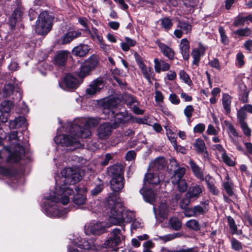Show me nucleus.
Segmentation results:
<instances>
[{
  "instance_id": "obj_23",
  "label": "nucleus",
  "mask_w": 252,
  "mask_h": 252,
  "mask_svg": "<svg viewBox=\"0 0 252 252\" xmlns=\"http://www.w3.org/2000/svg\"><path fill=\"white\" fill-rule=\"evenodd\" d=\"M90 48L87 44H81L75 47L72 51V54L78 57H84L89 52Z\"/></svg>"
},
{
  "instance_id": "obj_52",
  "label": "nucleus",
  "mask_w": 252,
  "mask_h": 252,
  "mask_svg": "<svg viewBox=\"0 0 252 252\" xmlns=\"http://www.w3.org/2000/svg\"><path fill=\"white\" fill-rule=\"evenodd\" d=\"M251 30L247 28L241 29L234 32V33L239 36H248L251 34Z\"/></svg>"
},
{
  "instance_id": "obj_9",
  "label": "nucleus",
  "mask_w": 252,
  "mask_h": 252,
  "mask_svg": "<svg viewBox=\"0 0 252 252\" xmlns=\"http://www.w3.org/2000/svg\"><path fill=\"white\" fill-rule=\"evenodd\" d=\"M113 127L109 123H104L99 126L97 129L96 134L99 139L105 140L112 134Z\"/></svg>"
},
{
  "instance_id": "obj_49",
  "label": "nucleus",
  "mask_w": 252,
  "mask_h": 252,
  "mask_svg": "<svg viewBox=\"0 0 252 252\" xmlns=\"http://www.w3.org/2000/svg\"><path fill=\"white\" fill-rule=\"evenodd\" d=\"M231 248L235 251H239L242 250V244L234 238H232L231 240Z\"/></svg>"
},
{
  "instance_id": "obj_48",
  "label": "nucleus",
  "mask_w": 252,
  "mask_h": 252,
  "mask_svg": "<svg viewBox=\"0 0 252 252\" xmlns=\"http://www.w3.org/2000/svg\"><path fill=\"white\" fill-rule=\"evenodd\" d=\"M14 86L11 84L5 85L3 89V95L5 97L10 96L13 93Z\"/></svg>"
},
{
  "instance_id": "obj_44",
  "label": "nucleus",
  "mask_w": 252,
  "mask_h": 252,
  "mask_svg": "<svg viewBox=\"0 0 252 252\" xmlns=\"http://www.w3.org/2000/svg\"><path fill=\"white\" fill-rule=\"evenodd\" d=\"M13 107L12 103L9 100H4L1 102L0 108V112H10L11 108Z\"/></svg>"
},
{
  "instance_id": "obj_37",
  "label": "nucleus",
  "mask_w": 252,
  "mask_h": 252,
  "mask_svg": "<svg viewBox=\"0 0 252 252\" xmlns=\"http://www.w3.org/2000/svg\"><path fill=\"white\" fill-rule=\"evenodd\" d=\"M159 47L164 56L170 60H173L174 59L175 53L171 48L167 45L161 43L159 45Z\"/></svg>"
},
{
  "instance_id": "obj_5",
  "label": "nucleus",
  "mask_w": 252,
  "mask_h": 252,
  "mask_svg": "<svg viewBox=\"0 0 252 252\" xmlns=\"http://www.w3.org/2000/svg\"><path fill=\"white\" fill-rule=\"evenodd\" d=\"M53 18L47 11L41 12L36 20L34 31L40 35L47 34L52 29Z\"/></svg>"
},
{
  "instance_id": "obj_10",
  "label": "nucleus",
  "mask_w": 252,
  "mask_h": 252,
  "mask_svg": "<svg viewBox=\"0 0 252 252\" xmlns=\"http://www.w3.org/2000/svg\"><path fill=\"white\" fill-rule=\"evenodd\" d=\"M134 56L142 75L147 80L150 81L153 73L152 68L147 67L143 63L142 58L137 53H134Z\"/></svg>"
},
{
  "instance_id": "obj_30",
  "label": "nucleus",
  "mask_w": 252,
  "mask_h": 252,
  "mask_svg": "<svg viewBox=\"0 0 252 252\" xmlns=\"http://www.w3.org/2000/svg\"><path fill=\"white\" fill-rule=\"evenodd\" d=\"M158 211L161 218H165L167 217L170 211V208L166 202L163 201H161L158 206Z\"/></svg>"
},
{
  "instance_id": "obj_34",
  "label": "nucleus",
  "mask_w": 252,
  "mask_h": 252,
  "mask_svg": "<svg viewBox=\"0 0 252 252\" xmlns=\"http://www.w3.org/2000/svg\"><path fill=\"white\" fill-rule=\"evenodd\" d=\"M222 187L228 195H232L233 193V184L230 179L228 175H226L225 180L222 183Z\"/></svg>"
},
{
  "instance_id": "obj_7",
  "label": "nucleus",
  "mask_w": 252,
  "mask_h": 252,
  "mask_svg": "<svg viewBox=\"0 0 252 252\" xmlns=\"http://www.w3.org/2000/svg\"><path fill=\"white\" fill-rule=\"evenodd\" d=\"M125 236L122 234L120 229L115 228L111 233L110 237L105 242L104 245L106 248H112L114 251L118 249L122 240H125Z\"/></svg>"
},
{
  "instance_id": "obj_58",
  "label": "nucleus",
  "mask_w": 252,
  "mask_h": 252,
  "mask_svg": "<svg viewBox=\"0 0 252 252\" xmlns=\"http://www.w3.org/2000/svg\"><path fill=\"white\" fill-rule=\"evenodd\" d=\"M212 148L213 150L216 151L217 154H220L221 156L226 152L222 146L219 144L213 145Z\"/></svg>"
},
{
  "instance_id": "obj_28",
  "label": "nucleus",
  "mask_w": 252,
  "mask_h": 252,
  "mask_svg": "<svg viewBox=\"0 0 252 252\" xmlns=\"http://www.w3.org/2000/svg\"><path fill=\"white\" fill-rule=\"evenodd\" d=\"M204 180L206 181L209 191L214 195H218L219 193V190L215 186L214 179L210 176L207 175L205 177Z\"/></svg>"
},
{
  "instance_id": "obj_42",
  "label": "nucleus",
  "mask_w": 252,
  "mask_h": 252,
  "mask_svg": "<svg viewBox=\"0 0 252 252\" xmlns=\"http://www.w3.org/2000/svg\"><path fill=\"white\" fill-rule=\"evenodd\" d=\"M186 226L189 229L198 231L200 229V225L198 221L195 219H191L187 221Z\"/></svg>"
},
{
  "instance_id": "obj_16",
  "label": "nucleus",
  "mask_w": 252,
  "mask_h": 252,
  "mask_svg": "<svg viewBox=\"0 0 252 252\" xmlns=\"http://www.w3.org/2000/svg\"><path fill=\"white\" fill-rule=\"evenodd\" d=\"M110 184L111 189L113 191L115 192H119L122 190L124 186V177H112L110 182Z\"/></svg>"
},
{
  "instance_id": "obj_55",
  "label": "nucleus",
  "mask_w": 252,
  "mask_h": 252,
  "mask_svg": "<svg viewBox=\"0 0 252 252\" xmlns=\"http://www.w3.org/2000/svg\"><path fill=\"white\" fill-rule=\"evenodd\" d=\"M184 4L186 7L190 8L189 11L192 10V8L196 6L199 2L198 0H182Z\"/></svg>"
},
{
  "instance_id": "obj_18",
  "label": "nucleus",
  "mask_w": 252,
  "mask_h": 252,
  "mask_svg": "<svg viewBox=\"0 0 252 252\" xmlns=\"http://www.w3.org/2000/svg\"><path fill=\"white\" fill-rule=\"evenodd\" d=\"M108 172L112 178L124 177V168L123 165L120 164L110 166L108 169Z\"/></svg>"
},
{
  "instance_id": "obj_3",
  "label": "nucleus",
  "mask_w": 252,
  "mask_h": 252,
  "mask_svg": "<svg viewBox=\"0 0 252 252\" xmlns=\"http://www.w3.org/2000/svg\"><path fill=\"white\" fill-rule=\"evenodd\" d=\"M110 214L109 221L115 225H120L124 222H130L135 217L133 212L127 210L124 211L122 204L119 201L114 202L110 210Z\"/></svg>"
},
{
  "instance_id": "obj_12",
  "label": "nucleus",
  "mask_w": 252,
  "mask_h": 252,
  "mask_svg": "<svg viewBox=\"0 0 252 252\" xmlns=\"http://www.w3.org/2000/svg\"><path fill=\"white\" fill-rule=\"evenodd\" d=\"M103 87L104 82L103 79L101 78H98L93 81L89 87L86 89V94L90 95H94L100 92Z\"/></svg>"
},
{
  "instance_id": "obj_1",
  "label": "nucleus",
  "mask_w": 252,
  "mask_h": 252,
  "mask_svg": "<svg viewBox=\"0 0 252 252\" xmlns=\"http://www.w3.org/2000/svg\"><path fill=\"white\" fill-rule=\"evenodd\" d=\"M70 134L59 135L54 140L57 144L60 143L63 146H75L78 148L79 144V138H86L91 135L92 132L88 128L81 127L77 124H72L70 129Z\"/></svg>"
},
{
  "instance_id": "obj_19",
  "label": "nucleus",
  "mask_w": 252,
  "mask_h": 252,
  "mask_svg": "<svg viewBox=\"0 0 252 252\" xmlns=\"http://www.w3.org/2000/svg\"><path fill=\"white\" fill-rule=\"evenodd\" d=\"M180 50L182 55L185 60H188L189 58V42L187 38H183L181 40Z\"/></svg>"
},
{
  "instance_id": "obj_25",
  "label": "nucleus",
  "mask_w": 252,
  "mask_h": 252,
  "mask_svg": "<svg viewBox=\"0 0 252 252\" xmlns=\"http://www.w3.org/2000/svg\"><path fill=\"white\" fill-rule=\"evenodd\" d=\"M23 13V9L22 7H18L15 9L9 19V24L11 27H14L16 22L21 19Z\"/></svg>"
},
{
  "instance_id": "obj_61",
  "label": "nucleus",
  "mask_w": 252,
  "mask_h": 252,
  "mask_svg": "<svg viewBox=\"0 0 252 252\" xmlns=\"http://www.w3.org/2000/svg\"><path fill=\"white\" fill-rule=\"evenodd\" d=\"M237 65L239 67L242 66L244 63V55L242 53H238L236 56Z\"/></svg>"
},
{
  "instance_id": "obj_50",
  "label": "nucleus",
  "mask_w": 252,
  "mask_h": 252,
  "mask_svg": "<svg viewBox=\"0 0 252 252\" xmlns=\"http://www.w3.org/2000/svg\"><path fill=\"white\" fill-rule=\"evenodd\" d=\"M161 25L165 30H169L171 28L173 23L170 19L165 17L161 20Z\"/></svg>"
},
{
  "instance_id": "obj_20",
  "label": "nucleus",
  "mask_w": 252,
  "mask_h": 252,
  "mask_svg": "<svg viewBox=\"0 0 252 252\" xmlns=\"http://www.w3.org/2000/svg\"><path fill=\"white\" fill-rule=\"evenodd\" d=\"M69 52L67 51L58 52L54 57V63L59 66L65 65Z\"/></svg>"
},
{
  "instance_id": "obj_15",
  "label": "nucleus",
  "mask_w": 252,
  "mask_h": 252,
  "mask_svg": "<svg viewBox=\"0 0 252 252\" xmlns=\"http://www.w3.org/2000/svg\"><path fill=\"white\" fill-rule=\"evenodd\" d=\"M117 105V100L115 99H109L103 101L102 107L103 109V113L108 115H114L113 109Z\"/></svg>"
},
{
  "instance_id": "obj_2",
  "label": "nucleus",
  "mask_w": 252,
  "mask_h": 252,
  "mask_svg": "<svg viewBox=\"0 0 252 252\" xmlns=\"http://www.w3.org/2000/svg\"><path fill=\"white\" fill-rule=\"evenodd\" d=\"M61 175L63 185H60L56 180L57 188L62 194H66L68 196L73 193V191L68 186L79 182L82 178L81 174L77 168H65L61 171Z\"/></svg>"
},
{
  "instance_id": "obj_40",
  "label": "nucleus",
  "mask_w": 252,
  "mask_h": 252,
  "mask_svg": "<svg viewBox=\"0 0 252 252\" xmlns=\"http://www.w3.org/2000/svg\"><path fill=\"white\" fill-rule=\"evenodd\" d=\"M84 63L92 70L97 65L98 60L96 56L93 55Z\"/></svg>"
},
{
  "instance_id": "obj_59",
  "label": "nucleus",
  "mask_w": 252,
  "mask_h": 252,
  "mask_svg": "<svg viewBox=\"0 0 252 252\" xmlns=\"http://www.w3.org/2000/svg\"><path fill=\"white\" fill-rule=\"evenodd\" d=\"M194 111L193 107L192 105H189L186 107L184 110V113L188 119H190L192 117V113Z\"/></svg>"
},
{
  "instance_id": "obj_17",
  "label": "nucleus",
  "mask_w": 252,
  "mask_h": 252,
  "mask_svg": "<svg viewBox=\"0 0 252 252\" xmlns=\"http://www.w3.org/2000/svg\"><path fill=\"white\" fill-rule=\"evenodd\" d=\"M81 32L78 31H69L63 34L60 39L59 42L65 45L70 43L74 39L81 36Z\"/></svg>"
},
{
  "instance_id": "obj_8",
  "label": "nucleus",
  "mask_w": 252,
  "mask_h": 252,
  "mask_svg": "<svg viewBox=\"0 0 252 252\" xmlns=\"http://www.w3.org/2000/svg\"><path fill=\"white\" fill-rule=\"evenodd\" d=\"M105 223L104 222L91 223L85 226L84 230L86 235L91 234L99 235L104 231Z\"/></svg>"
},
{
  "instance_id": "obj_11",
  "label": "nucleus",
  "mask_w": 252,
  "mask_h": 252,
  "mask_svg": "<svg viewBox=\"0 0 252 252\" xmlns=\"http://www.w3.org/2000/svg\"><path fill=\"white\" fill-rule=\"evenodd\" d=\"M206 50V48L201 43H199L197 48L192 50L191 55L193 58L192 65L198 66L201 57L204 55Z\"/></svg>"
},
{
  "instance_id": "obj_43",
  "label": "nucleus",
  "mask_w": 252,
  "mask_h": 252,
  "mask_svg": "<svg viewBox=\"0 0 252 252\" xmlns=\"http://www.w3.org/2000/svg\"><path fill=\"white\" fill-rule=\"evenodd\" d=\"M196 151L198 153L204 152L206 149V147L204 142L201 139H197L195 140V143L193 144Z\"/></svg>"
},
{
  "instance_id": "obj_21",
  "label": "nucleus",
  "mask_w": 252,
  "mask_h": 252,
  "mask_svg": "<svg viewBox=\"0 0 252 252\" xmlns=\"http://www.w3.org/2000/svg\"><path fill=\"white\" fill-rule=\"evenodd\" d=\"M189 164L195 177L201 181H204L205 178L201 168L192 159L189 160Z\"/></svg>"
},
{
  "instance_id": "obj_36",
  "label": "nucleus",
  "mask_w": 252,
  "mask_h": 252,
  "mask_svg": "<svg viewBox=\"0 0 252 252\" xmlns=\"http://www.w3.org/2000/svg\"><path fill=\"white\" fill-rule=\"evenodd\" d=\"M186 173V168L184 167H179L174 172V175L172 177V183H177L181 180H183V177Z\"/></svg>"
},
{
  "instance_id": "obj_26",
  "label": "nucleus",
  "mask_w": 252,
  "mask_h": 252,
  "mask_svg": "<svg viewBox=\"0 0 252 252\" xmlns=\"http://www.w3.org/2000/svg\"><path fill=\"white\" fill-rule=\"evenodd\" d=\"M64 82L66 87L69 89H76L79 85L77 79L70 74L65 75Z\"/></svg>"
},
{
  "instance_id": "obj_13",
  "label": "nucleus",
  "mask_w": 252,
  "mask_h": 252,
  "mask_svg": "<svg viewBox=\"0 0 252 252\" xmlns=\"http://www.w3.org/2000/svg\"><path fill=\"white\" fill-rule=\"evenodd\" d=\"M191 30V26L187 22L179 21L177 29L174 31V33L176 37L181 38L184 33L187 34Z\"/></svg>"
},
{
  "instance_id": "obj_41",
  "label": "nucleus",
  "mask_w": 252,
  "mask_h": 252,
  "mask_svg": "<svg viewBox=\"0 0 252 252\" xmlns=\"http://www.w3.org/2000/svg\"><path fill=\"white\" fill-rule=\"evenodd\" d=\"M229 228L232 234L241 235L242 234L241 230H238L237 227L235 223L234 219L231 217H227Z\"/></svg>"
},
{
  "instance_id": "obj_46",
  "label": "nucleus",
  "mask_w": 252,
  "mask_h": 252,
  "mask_svg": "<svg viewBox=\"0 0 252 252\" xmlns=\"http://www.w3.org/2000/svg\"><path fill=\"white\" fill-rule=\"evenodd\" d=\"M73 202L79 206L83 205L86 200V196L82 194H76L73 198Z\"/></svg>"
},
{
  "instance_id": "obj_63",
  "label": "nucleus",
  "mask_w": 252,
  "mask_h": 252,
  "mask_svg": "<svg viewBox=\"0 0 252 252\" xmlns=\"http://www.w3.org/2000/svg\"><path fill=\"white\" fill-rule=\"evenodd\" d=\"M164 99V96L162 93L159 91L156 90L155 91V101L156 102L161 103L162 102Z\"/></svg>"
},
{
  "instance_id": "obj_64",
  "label": "nucleus",
  "mask_w": 252,
  "mask_h": 252,
  "mask_svg": "<svg viewBox=\"0 0 252 252\" xmlns=\"http://www.w3.org/2000/svg\"><path fill=\"white\" fill-rule=\"evenodd\" d=\"M205 128V126L204 124L200 123L196 125L193 128V131L195 133H202L203 132Z\"/></svg>"
},
{
  "instance_id": "obj_57",
  "label": "nucleus",
  "mask_w": 252,
  "mask_h": 252,
  "mask_svg": "<svg viewBox=\"0 0 252 252\" xmlns=\"http://www.w3.org/2000/svg\"><path fill=\"white\" fill-rule=\"evenodd\" d=\"M167 127L168 126H165V128L166 129V134L167 135L168 138L169 140L170 141L171 144L173 145L174 147L177 146V142H176V139L173 135V134L171 130H167Z\"/></svg>"
},
{
  "instance_id": "obj_38",
  "label": "nucleus",
  "mask_w": 252,
  "mask_h": 252,
  "mask_svg": "<svg viewBox=\"0 0 252 252\" xmlns=\"http://www.w3.org/2000/svg\"><path fill=\"white\" fill-rule=\"evenodd\" d=\"M222 103L224 109L227 114L230 112V105L231 103V97L227 94H223Z\"/></svg>"
},
{
  "instance_id": "obj_27",
  "label": "nucleus",
  "mask_w": 252,
  "mask_h": 252,
  "mask_svg": "<svg viewBox=\"0 0 252 252\" xmlns=\"http://www.w3.org/2000/svg\"><path fill=\"white\" fill-rule=\"evenodd\" d=\"M85 32L94 41H97L98 42L101 41L103 37L98 30L94 27H92L91 30L86 28Z\"/></svg>"
},
{
  "instance_id": "obj_14",
  "label": "nucleus",
  "mask_w": 252,
  "mask_h": 252,
  "mask_svg": "<svg viewBox=\"0 0 252 252\" xmlns=\"http://www.w3.org/2000/svg\"><path fill=\"white\" fill-rule=\"evenodd\" d=\"M160 182V178L158 172L149 168L148 172L145 174L144 177V184L147 183L151 185H158Z\"/></svg>"
},
{
  "instance_id": "obj_35",
  "label": "nucleus",
  "mask_w": 252,
  "mask_h": 252,
  "mask_svg": "<svg viewBox=\"0 0 252 252\" xmlns=\"http://www.w3.org/2000/svg\"><path fill=\"white\" fill-rule=\"evenodd\" d=\"M193 208L196 217L199 215H204L208 210V201H207L204 203H201L200 204L196 205Z\"/></svg>"
},
{
  "instance_id": "obj_45",
  "label": "nucleus",
  "mask_w": 252,
  "mask_h": 252,
  "mask_svg": "<svg viewBox=\"0 0 252 252\" xmlns=\"http://www.w3.org/2000/svg\"><path fill=\"white\" fill-rule=\"evenodd\" d=\"M91 71L89 67H87V65L84 63L81 66L80 71L78 74V77L81 78H83L89 75Z\"/></svg>"
},
{
  "instance_id": "obj_60",
  "label": "nucleus",
  "mask_w": 252,
  "mask_h": 252,
  "mask_svg": "<svg viewBox=\"0 0 252 252\" xmlns=\"http://www.w3.org/2000/svg\"><path fill=\"white\" fill-rule=\"evenodd\" d=\"M221 158L223 161L224 162L225 164L229 166H233L234 165V162L233 160L226 154V152L222 155L221 156Z\"/></svg>"
},
{
  "instance_id": "obj_51",
  "label": "nucleus",
  "mask_w": 252,
  "mask_h": 252,
  "mask_svg": "<svg viewBox=\"0 0 252 252\" xmlns=\"http://www.w3.org/2000/svg\"><path fill=\"white\" fill-rule=\"evenodd\" d=\"M99 123V119L90 118L85 120V126L86 127H93L96 126Z\"/></svg>"
},
{
  "instance_id": "obj_24",
  "label": "nucleus",
  "mask_w": 252,
  "mask_h": 252,
  "mask_svg": "<svg viewBox=\"0 0 252 252\" xmlns=\"http://www.w3.org/2000/svg\"><path fill=\"white\" fill-rule=\"evenodd\" d=\"M155 64V69L156 72L160 73L161 71H167L170 68V65L169 63H166L165 61L156 58L154 61Z\"/></svg>"
},
{
  "instance_id": "obj_32",
  "label": "nucleus",
  "mask_w": 252,
  "mask_h": 252,
  "mask_svg": "<svg viewBox=\"0 0 252 252\" xmlns=\"http://www.w3.org/2000/svg\"><path fill=\"white\" fill-rule=\"evenodd\" d=\"M131 117L126 111L121 112L115 116V121L117 124H125L128 122Z\"/></svg>"
},
{
  "instance_id": "obj_29",
  "label": "nucleus",
  "mask_w": 252,
  "mask_h": 252,
  "mask_svg": "<svg viewBox=\"0 0 252 252\" xmlns=\"http://www.w3.org/2000/svg\"><path fill=\"white\" fill-rule=\"evenodd\" d=\"M72 243L74 245L77 246L80 248L84 249L85 250L91 249L94 247L92 242H89L86 240H84L83 243H82V239L80 238L74 239L73 240Z\"/></svg>"
},
{
  "instance_id": "obj_56",
  "label": "nucleus",
  "mask_w": 252,
  "mask_h": 252,
  "mask_svg": "<svg viewBox=\"0 0 252 252\" xmlns=\"http://www.w3.org/2000/svg\"><path fill=\"white\" fill-rule=\"evenodd\" d=\"M172 183L178 186V188L181 192H184L188 188L187 183L185 179L179 180L177 181V183Z\"/></svg>"
},
{
  "instance_id": "obj_33",
  "label": "nucleus",
  "mask_w": 252,
  "mask_h": 252,
  "mask_svg": "<svg viewBox=\"0 0 252 252\" xmlns=\"http://www.w3.org/2000/svg\"><path fill=\"white\" fill-rule=\"evenodd\" d=\"M140 192L142 194L145 201L153 204L156 199V194L152 189H147L146 191L141 189Z\"/></svg>"
},
{
  "instance_id": "obj_4",
  "label": "nucleus",
  "mask_w": 252,
  "mask_h": 252,
  "mask_svg": "<svg viewBox=\"0 0 252 252\" xmlns=\"http://www.w3.org/2000/svg\"><path fill=\"white\" fill-rule=\"evenodd\" d=\"M56 189V192L54 193L53 195L47 197L48 202L45 206L46 214L51 217H61L63 215V212L58 208L56 202H61L63 204L66 205L69 201V198L66 194H62L57 188Z\"/></svg>"
},
{
  "instance_id": "obj_47",
  "label": "nucleus",
  "mask_w": 252,
  "mask_h": 252,
  "mask_svg": "<svg viewBox=\"0 0 252 252\" xmlns=\"http://www.w3.org/2000/svg\"><path fill=\"white\" fill-rule=\"evenodd\" d=\"M180 78L186 84L189 86L192 84V81L189 75L183 70L179 72Z\"/></svg>"
},
{
  "instance_id": "obj_22",
  "label": "nucleus",
  "mask_w": 252,
  "mask_h": 252,
  "mask_svg": "<svg viewBox=\"0 0 252 252\" xmlns=\"http://www.w3.org/2000/svg\"><path fill=\"white\" fill-rule=\"evenodd\" d=\"M165 165V160L163 157L157 158L154 161L151 162L149 168L156 172L162 169Z\"/></svg>"
},
{
  "instance_id": "obj_39",
  "label": "nucleus",
  "mask_w": 252,
  "mask_h": 252,
  "mask_svg": "<svg viewBox=\"0 0 252 252\" xmlns=\"http://www.w3.org/2000/svg\"><path fill=\"white\" fill-rule=\"evenodd\" d=\"M170 227L175 231L179 230L182 227V222L177 217H171L169 220Z\"/></svg>"
},
{
  "instance_id": "obj_6",
  "label": "nucleus",
  "mask_w": 252,
  "mask_h": 252,
  "mask_svg": "<svg viewBox=\"0 0 252 252\" xmlns=\"http://www.w3.org/2000/svg\"><path fill=\"white\" fill-rule=\"evenodd\" d=\"M9 140L15 144L14 146H11V148H14V152L11 153L9 155V160H13L14 162H18L21 159V155L24 152L23 147L17 142L19 141L17 136V131H12L9 135Z\"/></svg>"
},
{
  "instance_id": "obj_62",
  "label": "nucleus",
  "mask_w": 252,
  "mask_h": 252,
  "mask_svg": "<svg viewBox=\"0 0 252 252\" xmlns=\"http://www.w3.org/2000/svg\"><path fill=\"white\" fill-rule=\"evenodd\" d=\"M219 32L221 36V42L224 44H227L228 40L226 35L225 34V32L223 28H219Z\"/></svg>"
},
{
  "instance_id": "obj_53",
  "label": "nucleus",
  "mask_w": 252,
  "mask_h": 252,
  "mask_svg": "<svg viewBox=\"0 0 252 252\" xmlns=\"http://www.w3.org/2000/svg\"><path fill=\"white\" fill-rule=\"evenodd\" d=\"M182 236L180 233H175L173 234H169L164 236L160 237L161 240H163L165 242L169 241L172 240L176 238H179Z\"/></svg>"
},
{
  "instance_id": "obj_31",
  "label": "nucleus",
  "mask_w": 252,
  "mask_h": 252,
  "mask_svg": "<svg viewBox=\"0 0 252 252\" xmlns=\"http://www.w3.org/2000/svg\"><path fill=\"white\" fill-rule=\"evenodd\" d=\"M202 192V188L198 185H195L189 187L188 194L190 198H197Z\"/></svg>"
},
{
  "instance_id": "obj_54",
  "label": "nucleus",
  "mask_w": 252,
  "mask_h": 252,
  "mask_svg": "<svg viewBox=\"0 0 252 252\" xmlns=\"http://www.w3.org/2000/svg\"><path fill=\"white\" fill-rule=\"evenodd\" d=\"M126 104L129 107H132V105L137 102L135 97L130 94H126L124 98Z\"/></svg>"
}]
</instances>
